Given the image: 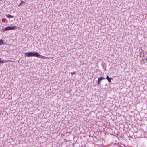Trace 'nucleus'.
Returning a JSON list of instances; mask_svg holds the SVG:
<instances>
[{"label": "nucleus", "mask_w": 147, "mask_h": 147, "mask_svg": "<svg viewBox=\"0 0 147 147\" xmlns=\"http://www.w3.org/2000/svg\"><path fill=\"white\" fill-rule=\"evenodd\" d=\"M6 16L7 18L9 19H10V18H13L14 17V16H12L10 14H6Z\"/></svg>", "instance_id": "nucleus-6"}, {"label": "nucleus", "mask_w": 147, "mask_h": 147, "mask_svg": "<svg viewBox=\"0 0 147 147\" xmlns=\"http://www.w3.org/2000/svg\"><path fill=\"white\" fill-rule=\"evenodd\" d=\"M25 2L23 1H21V3L18 5V6L19 7L21 6L22 5H25Z\"/></svg>", "instance_id": "nucleus-4"}, {"label": "nucleus", "mask_w": 147, "mask_h": 147, "mask_svg": "<svg viewBox=\"0 0 147 147\" xmlns=\"http://www.w3.org/2000/svg\"><path fill=\"white\" fill-rule=\"evenodd\" d=\"M105 78H106L107 79L108 81L109 82H111V78L109 77L108 76H107Z\"/></svg>", "instance_id": "nucleus-5"}, {"label": "nucleus", "mask_w": 147, "mask_h": 147, "mask_svg": "<svg viewBox=\"0 0 147 147\" xmlns=\"http://www.w3.org/2000/svg\"><path fill=\"white\" fill-rule=\"evenodd\" d=\"M16 27V26H11L4 28L3 30L5 31L7 30H13L15 29Z\"/></svg>", "instance_id": "nucleus-2"}, {"label": "nucleus", "mask_w": 147, "mask_h": 147, "mask_svg": "<svg viewBox=\"0 0 147 147\" xmlns=\"http://www.w3.org/2000/svg\"><path fill=\"white\" fill-rule=\"evenodd\" d=\"M3 1V0H0V2Z\"/></svg>", "instance_id": "nucleus-11"}, {"label": "nucleus", "mask_w": 147, "mask_h": 147, "mask_svg": "<svg viewBox=\"0 0 147 147\" xmlns=\"http://www.w3.org/2000/svg\"><path fill=\"white\" fill-rule=\"evenodd\" d=\"M25 55L28 57H40L42 56L39 53L37 52H26Z\"/></svg>", "instance_id": "nucleus-1"}, {"label": "nucleus", "mask_w": 147, "mask_h": 147, "mask_svg": "<svg viewBox=\"0 0 147 147\" xmlns=\"http://www.w3.org/2000/svg\"><path fill=\"white\" fill-rule=\"evenodd\" d=\"M3 44V41L2 40L0 39V45Z\"/></svg>", "instance_id": "nucleus-8"}, {"label": "nucleus", "mask_w": 147, "mask_h": 147, "mask_svg": "<svg viewBox=\"0 0 147 147\" xmlns=\"http://www.w3.org/2000/svg\"><path fill=\"white\" fill-rule=\"evenodd\" d=\"M145 60L146 61H147V58L145 59Z\"/></svg>", "instance_id": "nucleus-10"}, {"label": "nucleus", "mask_w": 147, "mask_h": 147, "mask_svg": "<svg viewBox=\"0 0 147 147\" xmlns=\"http://www.w3.org/2000/svg\"><path fill=\"white\" fill-rule=\"evenodd\" d=\"M105 79V78L103 77H99L98 78V80L97 83H98V85H99L100 84V81L103 79Z\"/></svg>", "instance_id": "nucleus-3"}, {"label": "nucleus", "mask_w": 147, "mask_h": 147, "mask_svg": "<svg viewBox=\"0 0 147 147\" xmlns=\"http://www.w3.org/2000/svg\"><path fill=\"white\" fill-rule=\"evenodd\" d=\"M6 61H5L4 60H2L1 58L0 59V65L5 63Z\"/></svg>", "instance_id": "nucleus-7"}, {"label": "nucleus", "mask_w": 147, "mask_h": 147, "mask_svg": "<svg viewBox=\"0 0 147 147\" xmlns=\"http://www.w3.org/2000/svg\"><path fill=\"white\" fill-rule=\"evenodd\" d=\"M76 74V72H71V74L72 75H73L74 74Z\"/></svg>", "instance_id": "nucleus-9"}]
</instances>
